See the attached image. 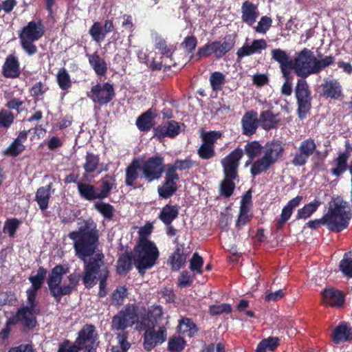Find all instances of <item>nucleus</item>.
<instances>
[{
  "mask_svg": "<svg viewBox=\"0 0 352 352\" xmlns=\"http://www.w3.org/2000/svg\"><path fill=\"white\" fill-rule=\"evenodd\" d=\"M173 166H175V168L177 170H189L191 169L192 167L197 166V163L192 160L190 158H186L184 160H179L177 159L174 164H172Z\"/></svg>",
  "mask_w": 352,
  "mask_h": 352,
  "instance_id": "obj_62",
  "label": "nucleus"
},
{
  "mask_svg": "<svg viewBox=\"0 0 352 352\" xmlns=\"http://www.w3.org/2000/svg\"><path fill=\"white\" fill-rule=\"evenodd\" d=\"M56 82L62 90H67L72 87V80L67 71L63 67L58 70Z\"/></svg>",
  "mask_w": 352,
  "mask_h": 352,
  "instance_id": "obj_52",
  "label": "nucleus"
},
{
  "mask_svg": "<svg viewBox=\"0 0 352 352\" xmlns=\"http://www.w3.org/2000/svg\"><path fill=\"white\" fill-rule=\"evenodd\" d=\"M100 157L91 152H87L85 162L82 165L85 172L91 174L96 172L99 166Z\"/></svg>",
  "mask_w": 352,
  "mask_h": 352,
  "instance_id": "obj_45",
  "label": "nucleus"
},
{
  "mask_svg": "<svg viewBox=\"0 0 352 352\" xmlns=\"http://www.w3.org/2000/svg\"><path fill=\"white\" fill-rule=\"evenodd\" d=\"M298 60V67L300 69V77L301 78H306L311 75V67L313 65L314 57V53L311 50L304 48L296 55Z\"/></svg>",
  "mask_w": 352,
  "mask_h": 352,
  "instance_id": "obj_23",
  "label": "nucleus"
},
{
  "mask_svg": "<svg viewBox=\"0 0 352 352\" xmlns=\"http://www.w3.org/2000/svg\"><path fill=\"white\" fill-rule=\"evenodd\" d=\"M28 135V131H22L19 132L18 136L14 139L12 143L6 148L2 151V155L12 157H17L25 149V146L23 145V143L27 140Z\"/></svg>",
  "mask_w": 352,
  "mask_h": 352,
  "instance_id": "obj_26",
  "label": "nucleus"
},
{
  "mask_svg": "<svg viewBox=\"0 0 352 352\" xmlns=\"http://www.w3.org/2000/svg\"><path fill=\"white\" fill-rule=\"evenodd\" d=\"M203 265V258L197 252H195L190 260V270L195 274H201Z\"/></svg>",
  "mask_w": 352,
  "mask_h": 352,
  "instance_id": "obj_56",
  "label": "nucleus"
},
{
  "mask_svg": "<svg viewBox=\"0 0 352 352\" xmlns=\"http://www.w3.org/2000/svg\"><path fill=\"white\" fill-rule=\"evenodd\" d=\"M167 339V329L164 326L155 327L146 329L143 335V347L146 351H151L157 345L164 343Z\"/></svg>",
  "mask_w": 352,
  "mask_h": 352,
  "instance_id": "obj_15",
  "label": "nucleus"
},
{
  "mask_svg": "<svg viewBox=\"0 0 352 352\" xmlns=\"http://www.w3.org/2000/svg\"><path fill=\"white\" fill-rule=\"evenodd\" d=\"M272 25V19L268 16H262L256 26H252L256 33L265 34Z\"/></svg>",
  "mask_w": 352,
  "mask_h": 352,
  "instance_id": "obj_55",
  "label": "nucleus"
},
{
  "mask_svg": "<svg viewBox=\"0 0 352 352\" xmlns=\"http://www.w3.org/2000/svg\"><path fill=\"white\" fill-rule=\"evenodd\" d=\"M177 331L179 334L190 338H193L198 332V327L191 318L184 317L179 321Z\"/></svg>",
  "mask_w": 352,
  "mask_h": 352,
  "instance_id": "obj_40",
  "label": "nucleus"
},
{
  "mask_svg": "<svg viewBox=\"0 0 352 352\" xmlns=\"http://www.w3.org/2000/svg\"><path fill=\"white\" fill-rule=\"evenodd\" d=\"M295 97L297 103V113L298 118L303 120L311 108V91L305 78L298 80L295 87Z\"/></svg>",
  "mask_w": 352,
  "mask_h": 352,
  "instance_id": "obj_10",
  "label": "nucleus"
},
{
  "mask_svg": "<svg viewBox=\"0 0 352 352\" xmlns=\"http://www.w3.org/2000/svg\"><path fill=\"white\" fill-rule=\"evenodd\" d=\"M324 214L327 229L336 233H339L349 227L352 216L347 203L342 200L331 202Z\"/></svg>",
  "mask_w": 352,
  "mask_h": 352,
  "instance_id": "obj_5",
  "label": "nucleus"
},
{
  "mask_svg": "<svg viewBox=\"0 0 352 352\" xmlns=\"http://www.w3.org/2000/svg\"><path fill=\"white\" fill-rule=\"evenodd\" d=\"M324 306L341 307L344 303V294L335 288H326L321 292Z\"/></svg>",
  "mask_w": 352,
  "mask_h": 352,
  "instance_id": "obj_25",
  "label": "nucleus"
},
{
  "mask_svg": "<svg viewBox=\"0 0 352 352\" xmlns=\"http://www.w3.org/2000/svg\"><path fill=\"white\" fill-rule=\"evenodd\" d=\"M80 348H79L75 342L73 344H71L69 340L65 339L58 345L57 352H80Z\"/></svg>",
  "mask_w": 352,
  "mask_h": 352,
  "instance_id": "obj_64",
  "label": "nucleus"
},
{
  "mask_svg": "<svg viewBox=\"0 0 352 352\" xmlns=\"http://www.w3.org/2000/svg\"><path fill=\"white\" fill-rule=\"evenodd\" d=\"M221 135V132L219 131H201L202 144L197 150L201 159L208 160L215 156L214 144Z\"/></svg>",
  "mask_w": 352,
  "mask_h": 352,
  "instance_id": "obj_14",
  "label": "nucleus"
},
{
  "mask_svg": "<svg viewBox=\"0 0 352 352\" xmlns=\"http://www.w3.org/2000/svg\"><path fill=\"white\" fill-rule=\"evenodd\" d=\"M331 339L336 344L352 340V327L346 322H340L333 330Z\"/></svg>",
  "mask_w": 352,
  "mask_h": 352,
  "instance_id": "obj_28",
  "label": "nucleus"
},
{
  "mask_svg": "<svg viewBox=\"0 0 352 352\" xmlns=\"http://www.w3.org/2000/svg\"><path fill=\"white\" fill-rule=\"evenodd\" d=\"M279 345V339L277 337H269L263 339L257 345L255 352H267V349L274 351Z\"/></svg>",
  "mask_w": 352,
  "mask_h": 352,
  "instance_id": "obj_49",
  "label": "nucleus"
},
{
  "mask_svg": "<svg viewBox=\"0 0 352 352\" xmlns=\"http://www.w3.org/2000/svg\"><path fill=\"white\" fill-rule=\"evenodd\" d=\"M85 56L88 58L90 66L98 76H103L106 74L107 64L97 51L92 54L86 53Z\"/></svg>",
  "mask_w": 352,
  "mask_h": 352,
  "instance_id": "obj_30",
  "label": "nucleus"
},
{
  "mask_svg": "<svg viewBox=\"0 0 352 352\" xmlns=\"http://www.w3.org/2000/svg\"><path fill=\"white\" fill-rule=\"evenodd\" d=\"M45 34V26L41 19L31 21L24 26L19 33L22 49L28 56H33L37 52V47L34 42L41 38Z\"/></svg>",
  "mask_w": 352,
  "mask_h": 352,
  "instance_id": "obj_8",
  "label": "nucleus"
},
{
  "mask_svg": "<svg viewBox=\"0 0 352 352\" xmlns=\"http://www.w3.org/2000/svg\"><path fill=\"white\" fill-rule=\"evenodd\" d=\"M344 151L340 153L334 159L336 166L331 169V173L337 177H340L347 170V161L352 153V144L349 140L344 142Z\"/></svg>",
  "mask_w": 352,
  "mask_h": 352,
  "instance_id": "obj_20",
  "label": "nucleus"
},
{
  "mask_svg": "<svg viewBox=\"0 0 352 352\" xmlns=\"http://www.w3.org/2000/svg\"><path fill=\"white\" fill-rule=\"evenodd\" d=\"M100 189L98 192L100 200L108 197L112 190L116 189L117 186L115 175L107 174L100 180Z\"/></svg>",
  "mask_w": 352,
  "mask_h": 352,
  "instance_id": "obj_31",
  "label": "nucleus"
},
{
  "mask_svg": "<svg viewBox=\"0 0 352 352\" xmlns=\"http://www.w3.org/2000/svg\"><path fill=\"white\" fill-rule=\"evenodd\" d=\"M19 225L20 221L17 219H8L4 223L3 232L5 234H8L10 236H13L15 234L16 230L19 228Z\"/></svg>",
  "mask_w": 352,
  "mask_h": 352,
  "instance_id": "obj_59",
  "label": "nucleus"
},
{
  "mask_svg": "<svg viewBox=\"0 0 352 352\" xmlns=\"http://www.w3.org/2000/svg\"><path fill=\"white\" fill-rule=\"evenodd\" d=\"M138 307L134 304H127L112 317L111 329L112 331H122L132 327L138 322Z\"/></svg>",
  "mask_w": 352,
  "mask_h": 352,
  "instance_id": "obj_9",
  "label": "nucleus"
},
{
  "mask_svg": "<svg viewBox=\"0 0 352 352\" xmlns=\"http://www.w3.org/2000/svg\"><path fill=\"white\" fill-rule=\"evenodd\" d=\"M185 245V243H177L175 249L167 260V264L173 272H177L184 267L188 257L192 252L189 245L186 247Z\"/></svg>",
  "mask_w": 352,
  "mask_h": 352,
  "instance_id": "obj_17",
  "label": "nucleus"
},
{
  "mask_svg": "<svg viewBox=\"0 0 352 352\" xmlns=\"http://www.w3.org/2000/svg\"><path fill=\"white\" fill-rule=\"evenodd\" d=\"M14 120L15 116L13 112L6 109L0 110V129H8L14 123Z\"/></svg>",
  "mask_w": 352,
  "mask_h": 352,
  "instance_id": "obj_53",
  "label": "nucleus"
},
{
  "mask_svg": "<svg viewBox=\"0 0 352 352\" xmlns=\"http://www.w3.org/2000/svg\"><path fill=\"white\" fill-rule=\"evenodd\" d=\"M177 189V182L165 175L162 184L157 186V193L160 198L167 199L175 195Z\"/></svg>",
  "mask_w": 352,
  "mask_h": 352,
  "instance_id": "obj_36",
  "label": "nucleus"
},
{
  "mask_svg": "<svg viewBox=\"0 0 352 352\" xmlns=\"http://www.w3.org/2000/svg\"><path fill=\"white\" fill-rule=\"evenodd\" d=\"M104 256L101 252H96L89 261L85 262L82 283L86 288H92L99 279L109 276L107 265L104 261Z\"/></svg>",
  "mask_w": 352,
  "mask_h": 352,
  "instance_id": "obj_7",
  "label": "nucleus"
},
{
  "mask_svg": "<svg viewBox=\"0 0 352 352\" xmlns=\"http://www.w3.org/2000/svg\"><path fill=\"white\" fill-rule=\"evenodd\" d=\"M166 170V164L164 157L157 154L148 157L145 160H139L133 158L131 162L125 169L126 186L137 188L136 182L140 177L148 183L160 179Z\"/></svg>",
  "mask_w": 352,
  "mask_h": 352,
  "instance_id": "obj_1",
  "label": "nucleus"
},
{
  "mask_svg": "<svg viewBox=\"0 0 352 352\" xmlns=\"http://www.w3.org/2000/svg\"><path fill=\"white\" fill-rule=\"evenodd\" d=\"M52 188V184L50 183L45 186L38 188L36 192L35 201L42 210H46L49 208V201L51 197L50 190Z\"/></svg>",
  "mask_w": 352,
  "mask_h": 352,
  "instance_id": "obj_38",
  "label": "nucleus"
},
{
  "mask_svg": "<svg viewBox=\"0 0 352 352\" xmlns=\"http://www.w3.org/2000/svg\"><path fill=\"white\" fill-rule=\"evenodd\" d=\"M320 89V96L325 99L340 100L343 97L342 85L337 79L324 80Z\"/></svg>",
  "mask_w": 352,
  "mask_h": 352,
  "instance_id": "obj_21",
  "label": "nucleus"
},
{
  "mask_svg": "<svg viewBox=\"0 0 352 352\" xmlns=\"http://www.w3.org/2000/svg\"><path fill=\"white\" fill-rule=\"evenodd\" d=\"M178 215L179 206L168 204L162 208L158 218L166 226H170Z\"/></svg>",
  "mask_w": 352,
  "mask_h": 352,
  "instance_id": "obj_39",
  "label": "nucleus"
},
{
  "mask_svg": "<svg viewBox=\"0 0 352 352\" xmlns=\"http://www.w3.org/2000/svg\"><path fill=\"white\" fill-rule=\"evenodd\" d=\"M47 272V270L43 267H38L36 274L35 276H30L28 278L32 284L30 289L38 291L43 285Z\"/></svg>",
  "mask_w": 352,
  "mask_h": 352,
  "instance_id": "obj_48",
  "label": "nucleus"
},
{
  "mask_svg": "<svg viewBox=\"0 0 352 352\" xmlns=\"http://www.w3.org/2000/svg\"><path fill=\"white\" fill-rule=\"evenodd\" d=\"M316 144L313 138H309L302 140L294 155L292 164L295 166L305 165L309 158L316 151Z\"/></svg>",
  "mask_w": 352,
  "mask_h": 352,
  "instance_id": "obj_16",
  "label": "nucleus"
},
{
  "mask_svg": "<svg viewBox=\"0 0 352 352\" xmlns=\"http://www.w3.org/2000/svg\"><path fill=\"white\" fill-rule=\"evenodd\" d=\"M267 47V43L264 38L254 39L251 44L245 43L236 51L237 61H240L245 56H250L254 54H261Z\"/></svg>",
  "mask_w": 352,
  "mask_h": 352,
  "instance_id": "obj_22",
  "label": "nucleus"
},
{
  "mask_svg": "<svg viewBox=\"0 0 352 352\" xmlns=\"http://www.w3.org/2000/svg\"><path fill=\"white\" fill-rule=\"evenodd\" d=\"M181 125L179 122L175 120H169L162 125H159L153 129V137L156 138L158 140L162 141L164 138L168 137L174 138L180 133Z\"/></svg>",
  "mask_w": 352,
  "mask_h": 352,
  "instance_id": "obj_19",
  "label": "nucleus"
},
{
  "mask_svg": "<svg viewBox=\"0 0 352 352\" xmlns=\"http://www.w3.org/2000/svg\"><path fill=\"white\" fill-rule=\"evenodd\" d=\"M77 189L80 197L89 201L100 199V197L95 186L85 183H77Z\"/></svg>",
  "mask_w": 352,
  "mask_h": 352,
  "instance_id": "obj_37",
  "label": "nucleus"
},
{
  "mask_svg": "<svg viewBox=\"0 0 352 352\" xmlns=\"http://www.w3.org/2000/svg\"><path fill=\"white\" fill-rule=\"evenodd\" d=\"M94 208L105 219L111 220L114 215V207L109 203L98 201L94 204Z\"/></svg>",
  "mask_w": 352,
  "mask_h": 352,
  "instance_id": "obj_51",
  "label": "nucleus"
},
{
  "mask_svg": "<svg viewBox=\"0 0 352 352\" xmlns=\"http://www.w3.org/2000/svg\"><path fill=\"white\" fill-rule=\"evenodd\" d=\"M241 123L242 133L249 137L253 135L256 133L260 123L257 112L254 110L245 112L241 118Z\"/></svg>",
  "mask_w": 352,
  "mask_h": 352,
  "instance_id": "obj_24",
  "label": "nucleus"
},
{
  "mask_svg": "<svg viewBox=\"0 0 352 352\" xmlns=\"http://www.w3.org/2000/svg\"><path fill=\"white\" fill-rule=\"evenodd\" d=\"M68 271V268L57 265L52 270L47 279L50 294L57 303L60 302L63 296L71 295L79 283V276L71 274L67 277L69 283L61 285L63 277Z\"/></svg>",
  "mask_w": 352,
  "mask_h": 352,
  "instance_id": "obj_3",
  "label": "nucleus"
},
{
  "mask_svg": "<svg viewBox=\"0 0 352 352\" xmlns=\"http://www.w3.org/2000/svg\"><path fill=\"white\" fill-rule=\"evenodd\" d=\"M236 35L234 34H227L223 37V42L217 41L219 57H223L228 52L234 47Z\"/></svg>",
  "mask_w": 352,
  "mask_h": 352,
  "instance_id": "obj_42",
  "label": "nucleus"
},
{
  "mask_svg": "<svg viewBox=\"0 0 352 352\" xmlns=\"http://www.w3.org/2000/svg\"><path fill=\"white\" fill-rule=\"evenodd\" d=\"M209 82L213 91H221L226 82V76L221 72H212L209 77Z\"/></svg>",
  "mask_w": 352,
  "mask_h": 352,
  "instance_id": "obj_47",
  "label": "nucleus"
},
{
  "mask_svg": "<svg viewBox=\"0 0 352 352\" xmlns=\"http://www.w3.org/2000/svg\"><path fill=\"white\" fill-rule=\"evenodd\" d=\"M186 345V341L179 336H171L168 342V350L170 352H182Z\"/></svg>",
  "mask_w": 352,
  "mask_h": 352,
  "instance_id": "obj_50",
  "label": "nucleus"
},
{
  "mask_svg": "<svg viewBox=\"0 0 352 352\" xmlns=\"http://www.w3.org/2000/svg\"><path fill=\"white\" fill-rule=\"evenodd\" d=\"M155 111H156L155 109L151 108L137 118L136 126L140 131L147 132L152 129L155 124L154 119L156 117Z\"/></svg>",
  "mask_w": 352,
  "mask_h": 352,
  "instance_id": "obj_34",
  "label": "nucleus"
},
{
  "mask_svg": "<svg viewBox=\"0 0 352 352\" xmlns=\"http://www.w3.org/2000/svg\"><path fill=\"white\" fill-rule=\"evenodd\" d=\"M98 243H74V249L78 257L84 261L86 258L92 256L98 249Z\"/></svg>",
  "mask_w": 352,
  "mask_h": 352,
  "instance_id": "obj_41",
  "label": "nucleus"
},
{
  "mask_svg": "<svg viewBox=\"0 0 352 352\" xmlns=\"http://www.w3.org/2000/svg\"><path fill=\"white\" fill-rule=\"evenodd\" d=\"M89 34L93 40L97 43L102 41L105 38L102 27L100 22H94L89 30Z\"/></svg>",
  "mask_w": 352,
  "mask_h": 352,
  "instance_id": "obj_57",
  "label": "nucleus"
},
{
  "mask_svg": "<svg viewBox=\"0 0 352 352\" xmlns=\"http://www.w3.org/2000/svg\"><path fill=\"white\" fill-rule=\"evenodd\" d=\"M284 143L279 140L267 142L262 150L263 156L252 163L250 173L254 177L267 171L283 155Z\"/></svg>",
  "mask_w": 352,
  "mask_h": 352,
  "instance_id": "obj_4",
  "label": "nucleus"
},
{
  "mask_svg": "<svg viewBox=\"0 0 352 352\" xmlns=\"http://www.w3.org/2000/svg\"><path fill=\"white\" fill-rule=\"evenodd\" d=\"M197 38L194 35L187 36L182 43V47L188 54H192L197 45Z\"/></svg>",
  "mask_w": 352,
  "mask_h": 352,
  "instance_id": "obj_61",
  "label": "nucleus"
},
{
  "mask_svg": "<svg viewBox=\"0 0 352 352\" xmlns=\"http://www.w3.org/2000/svg\"><path fill=\"white\" fill-rule=\"evenodd\" d=\"M151 36L154 41L155 48L160 50L163 56L173 60V55L175 50V47L172 45H168L166 40L156 32L153 33Z\"/></svg>",
  "mask_w": 352,
  "mask_h": 352,
  "instance_id": "obj_35",
  "label": "nucleus"
},
{
  "mask_svg": "<svg viewBox=\"0 0 352 352\" xmlns=\"http://www.w3.org/2000/svg\"><path fill=\"white\" fill-rule=\"evenodd\" d=\"M128 296V289L125 285L118 286L111 294V298L118 305H122Z\"/></svg>",
  "mask_w": 352,
  "mask_h": 352,
  "instance_id": "obj_58",
  "label": "nucleus"
},
{
  "mask_svg": "<svg viewBox=\"0 0 352 352\" xmlns=\"http://www.w3.org/2000/svg\"><path fill=\"white\" fill-rule=\"evenodd\" d=\"M133 256L131 252L122 253L118 258L116 264V273L120 276H126L133 267Z\"/></svg>",
  "mask_w": 352,
  "mask_h": 352,
  "instance_id": "obj_33",
  "label": "nucleus"
},
{
  "mask_svg": "<svg viewBox=\"0 0 352 352\" xmlns=\"http://www.w3.org/2000/svg\"><path fill=\"white\" fill-rule=\"evenodd\" d=\"M339 267L345 276L352 278V258H347L345 254L340 262Z\"/></svg>",
  "mask_w": 352,
  "mask_h": 352,
  "instance_id": "obj_60",
  "label": "nucleus"
},
{
  "mask_svg": "<svg viewBox=\"0 0 352 352\" xmlns=\"http://www.w3.org/2000/svg\"><path fill=\"white\" fill-rule=\"evenodd\" d=\"M271 54L272 58L279 63L280 67H282V65L284 66L283 64L289 57V54L285 50L280 48L272 50Z\"/></svg>",
  "mask_w": 352,
  "mask_h": 352,
  "instance_id": "obj_63",
  "label": "nucleus"
},
{
  "mask_svg": "<svg viewBox=\"0 0 352 352\" xmlns=\"http://www.w3.org/2000/svg\"><path fill=\"white\" fill-rule=\"evenodd\" d=\"M131 252L133 256V264L140 274L152 268L160 256L155 243H136Z\"/></svg>",
  "mask_w": 352,
  "mask_h": 352,
  "instance_id": "obj_6",
  "label": "nucleus"
},
{
  "mask_svg": "<svg viewBox=\"0 0 352 352\" xmlns=\"http://www.w3.org/2000/svg\"><path fill=\"white\" fill-rule=\"evenodd\" d=\"M21 74L20 63L14 54H9L2 66V75L6 78H16Z\"/></svg>",
  "mask_w": 352,
  "mask_h": 352,
  "instance_id": "obj_29",
  "label": "nucleus"
},
{
  "mask_svg": "<svg viewBox=\"0 0 352 352\" xmlns=\"http://www.w3.org/2000/svg\"><path fill=\"white\" fill-rule=\"evenodd\" d=\"M314 63L311 67V74H316L320 73L324 68L331 66L334 63L335 58L332 55L327 56L324 58L318 59L316 57H313Z\"/></svg>",
  "mask_w": 352,
  "mask_h": 352,
  "instance_id": "obj_46",
  "label": "nucleus"
},
{
  "mask_svg": "<svg viewBox=\"0 0 352 352\" xmlns=\"http://www.w3.org/2000/svg\"><path fill=\"white\" fill-rule=\"evenodd\" d=\"M243 156V150L236 148L221 161L224 177L220 183L219 194L225 198L231 197L234 191L236 185L234 181L239 177L238 169Z\"/></svg>",
  "mask_w": 352,
  "mask_h": 352,
  "instance_id": "obj_2",
  "label": "nucleus"
},
{
  "mask_svg": "<svg viewBox=\"0 0 352 352\" xmlns=\"http://www.w3.org/2000/svg\"><path fill=\"white\" fill-rule=\"evenodd\" d=\"M278 116V113H273L272 109L261 111L259 116L261 126L267 131L277 128L279 124Z\"/></svg>",
  "mask_w": 352,
  "mask_h": 352,
  "instance_id": "obj_32",
  "label": "nucleus"
},
{
  "mask_svg": "<svg viewBox=\"0 0 352 352\" xmlns=\"http://www.w3.org/2000/svg\"><path fill=\"white\" fill-rule=\"evenodd\" d=\"M98 338L96 327L92 324H85L78 332L74 342L82 352H96Z\"/></svg>",
  "mask_w": 352,
  "mask_h": 352,
  "instance_id": "obj_12",
  "label": "nucleus"
},
{
  "mask_svg": "<svg viewBox=\"0 0 352 352\" xmlns=\"http://www.w3.org/2000/svg\"><path fill=\"white\" fill-rule=\"evenodd\" d=\"M217 44V41H215L211 43H207L202 47H199L196 53L197 59L200 60L203 58H207L212 54H214L217 58H221V57H219Z\"/></svg>",
  "mask_w": 352,
  "mask_h": 352,
  "instance_id": "obj_44",
  "label": "nucleus"
},
{
  "mask_svg": "<svg viewBox=\"0 0 352 352\" xmlns=\"http://www.w3.org/2000/svg\"><path fill=\"white\" fill-rule=\"evenodd\" d=\"M263 146L258 141L248 142L245 146V153L252 160L262 153Z\"/></svg>",
  "mask_w": 352,
  "mask_h": 352,
  "instance_id": "obj_54",
  "label": "nucleus"
},
{
  "mask_svg": "<svg viewBox=\"0 0 352 352\" xmlns=\"http://www.w3.org/2000/svg\"><path fill=\"white\" fill-rule=\"evenodd\" d=\"M39 311V309L33 310L28 307H23L17 310V316L23 332L28 333L36 327L37 325L36 315L38 314Z\"/></svg>",
  "mask_w": 352,
  "mask_h": 352,
  "instance_id": "obj_18",
  "label": "nucleus"
},
{
  "mask_svg": "<svg viewBox=\"0 0 352 352\" xmlns=\"http://www.w3.org/2000/svg\"><path fill=\"white\" fill-rule=\"evenodd\" d=\"M78 230L69 234L70 239L74 242H99L97 224L92 219H84L78 222Z\"/></svg>",
  "mask_w": 352,
  "mask_h": 352,
  "instance_id": "obj_11",
  "label": "nucleus"
},
{
  "mask_svg": "<svg viewBox=\"0 0 352 352\" xmlns=\"http://www.w3.org/2000/svg\"><path fill=\"white\" fill-rule=\"evenodd\" d=\"M322 203L320 200L314 199L313 201L305 204L302 208L298 210L296 219H307L317 211Z\"/></svg>",
  "mask_w": 352,
  "mask_h": 352,
  "instance_id": "obj_43",
  "label": "nucleus"
},
{
  "mask_svg": "<svg viewBox=\"0 0 352 352\" xmlns=\"http://www.w3.org/2000/svg\"><path fill=\"white\" fill-rule=\"evenodd\" d=\"M87 97L100 106L109 103L116 96L113 85L110 82L97 83L87 92Z\"/></svg>",
  "mask_w": 352,
  "mask_h": 352,
  "instance_id": "obj_13",
  "label": "nucleus"
},
{
  "mask_svg": "<svg viewBox=\"0 0 352 352\" xmlns=\"http://www.w3.org/2000/svg\"><path fill=\"white\" fill-rule=\"evenodd\" d=\"M241 20L250 27H252L259 16L258 5L250 1H245L241 6Z\"/></svg>",
  "mask_w": 352,
  "mask_h": 352,
  "instance_id": "obj_27",
  "label": "nucleus"
}]
</instances>
